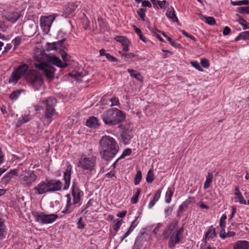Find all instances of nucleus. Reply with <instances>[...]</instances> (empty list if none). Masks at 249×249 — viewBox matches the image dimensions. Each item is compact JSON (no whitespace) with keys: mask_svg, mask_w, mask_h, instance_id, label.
Segmentation results:
<instances>
[{"mask_svg":"<svg viewBox=\"0 0 249 249\" xmlns=\"http://www.w3.org/2000/svg\"><path fill=\"white\" fill-rule=\"evenodd\" d=\"M70 75L75 80L79 81L82 78L81 75L79 73L74 72L70 73Z\"/></svg>","mask_w":249,"mask_h":249,"instance_id":"49","label":"nucleus"},{"mask_svg":"<svg viewBox=\"0 0 249 249\" xmlns=\"http://www.w3.org/2000/svg\"><path fill=\"white\" fill-rule=\"evenodd\" d=\"M117 41L121 42L123 46V50L124 52H128L129 51V41L126 38L123 36H117Z\"/></svg>","mask_w":249,"mask_h":249,"instance_id":"21","label":"nucleus"},{"mask_svg":"<svg viewBox=\"0 0 249 249\" xmlns=\"http://www.w3.org/2000/svg\"><path fill=\"white\" fill-rule=\"evenodd\" d=\"M23 91L22 89H19L13 92L10 96V99L13 100H17Z\"/></svg>","mask_w":249,"mask_h":249,"instance_id":"34","label":"nucleus"},{"mask_svg":"<svg viewBox=\"0 0 249 249\" xmlns=\"http://www.w3.org/2000/svg\"><path fill=\"white\" fill-rule=\"evenodd\" d=\"M1 16L3 18L11 23H15L20 17V14L15 11H4Z\"/></svg>","mask_w":249,"mask_h":249,"instance_id":"11","label":"nucleus"},{"mask_svg":"<svg viewBox=\"0 0 249 249\" xmlns=\"http://www.w3.org/2000/svg\"><path fill=\"white\" fill-rule=\"evenodd\" d=\"M36 179L37 176L33 170L26 169L19 175L20 183L24 187L31 186Z\"/></svg>","mask_w":249,"mask_h":249,"instance_id":"6","label":"nucleus"},{"mask_svg":"<svg viewBox=\"0 0 249 249\" xmlns=\"http://www.w3.org/2000/svg\"><path fill=\"white\" fill-rule=\"evenodd\" d=\"M162 35L165 37H166V38L167 39V40L169 41V42L170 43V44L174 47H176V48H178L179 47L180 45L179 44H177L176 43V42L173 40H172L170 37L166 36L165 34L164 33H162Z\"/></svg>","mask_w":249,"mask_h":249,"instance_id":"52","label":"nucleus"},{"mask_svg":"<svg viewBox=\"0 0 249 249\" xmlns=\"http://www.w3.org/2000/svg\"><path fill=\"white\" fill-rule=\"evenodd\" d=\"M123 56H124V57L126 58H131L133 57H135L136 54L134 53H124L122 54Z\"/></svg>","mask_w":249,"mask_h":249,"instance_id":"64","label":"nucleus"},{"mask_svg":"<svg viewBox=\"0 0 249 249\" xmlns=\"http://www.w3.org/2000/svg\"><path fill=\"white\" fill-rule=\"evenodd\" d=\"M146 181L148 183H151L154 180V175L153 173V171L150 170L147 174L146 176Z\"/></svg>","mask_w":249,"mask_h":249,"instance_id":"45","label":"nucleus"},{"mask_svg":"<svg viewBox=\"0 0 249 249\" xmlns=\"http://www.w3.org/2000/svg\"><path fill=\"white\" fill-rule=\"evenodd\" d=\"M178 225V221L176 220H173L166 227V228L168 229L169 231H171V232H173L174 230L177 227Z\"/></svg>","mask_w":249,"mask_h":249,"instance_id":"37","label":"nucleus"},{"mask_svg":"<svg viewBox=\"0 0 249 249\" xmlns=\"http://www.w3.org/2000/svg\"><path fill=\"white\" fill-rule=\"evenodd\" d=\"M85 228V224L82 222V218L80 217L77 222V228L82 229Z\"/></svg>","mask_w":249,"mask_h":249,"instance_id":"59","label":"nucleus"},{"mask_svg":"<svg viewBox=\"0 0 249 249\" xmlns=\"http://www.w3.org/2000/svg\"><path fill=\"white\" fill-rule=\"evenodd\" d=\"M100 145L101 156L106 160L113 158L119 151V146L116 141L109 136L102 137L100 141Z\"/></svg>","mask_w":249,"mask_h":249,"instance_id":"3","label":"nucleus"},{"mask_svg":"<svg viewBox=\"0 0 249 249\" xmlns=\"http://www.w3.org/2000/svg\"><path fill=\"white\" fill-rule=\"evenodd\" d=\"M132 137L131 132L129 131H124L121 135L122 142L124 144H128Z\"/></svg>","mask_w":249,"mask_h":249,"instance_id":"25","label":"nucleus"},{"mask_svg":"<svg viewBox=\"0 0 249 249\" xmlns=\"http://www.w3.org/2000/svg\"><path fill=\"white\" fill-rule=\"evenodd\" d=\"M161 193V192L160 190H158L154 195V196L153 198V200L157 202L160 197Z\"/></svg>","mask_w":249,"mask_h":249,"instance_id":"62","label":"nucleus"},{"mask_svg":"<svg viewBox=\"0 0 249 249\" xmlns=\"http://www.w3.org/2000/svg\"><path fill=\"white\" fill-rule=\"evenodd\" d=\"M67 56L66 53L62 54L63 60V61H62L54 55H47L41 52L36 53L34 58L38 63H35V66L41 70L48 79H52L54 77L55 70L50 65L53 64L60 68L66 67L68 66Z\"/></svg>","mask_w":249,"mask_h":249,"instance_id":"1","label":"nucleus"},{"mask_svg":"<svg viewBox=\"0 0 249 249\" xmlns=\"http://www.w3.org/2000/svg\"><path fill=\"white\" fill-rule=\"evenodd\" d=\"M131 152V150L130 148H126L124 151L121 156L115 161V162H117L119 160L124 158L125 156L130 155Z\"/></svg>","mask_w":249,"mask_h":249,"instance_id":"40","label":"nucleus"},{"mask_svg":"<svg viewBox=\"0 0 249 249\" xmlns=\"http://www.w3.org/2000/svg\"><path fill=\"white\" fill-rule=\"evenodd\" d=\"M77 6H75L74 4L71 3L69 4L64 9V12L67 16H69L72 14L75 11Z\"/></svg>","mask_w":249,"mask_h":249,"instance_id":"29","label":"nucleus"},{"mask_svg":"<svg viewBox=\"0 0 249 249\" xmlns=\"http://www.w3.org/2000/svg\"><path fill=\"white\" fill-rule=\"evenodd\" d=\"M144 241V236L142 235H139L135 241L133 249H140L142 247Z\"/></svg>","mask_w":249,"mask_h":249,"instance_id":"24","label":"nucleus"},{"mask_svg":"<svg viewBox=\"0 0 249 249\" xmlns=\"http://www.w3.org/2000/svg\"><path fill=\"white\" fill-rule=\"evenodd\" d=\"M226 219L227 215L225 214H223L220 218L219 222L220 227L221 228V230H224V229H225Z\"/></svg>","mask_w":249,"mask_h":249,"instance_id":"43","label":"nucleus"},{"mask_svg":"<svg viewBox=\"0 0 249 249\" xmlns=\"http://www.w3.org/2000/svg\"><path fill=\"white\" fill-rule=\"evenodd\" d=\"M65 197H66L67 199V204L65 209L62 211V213L65 214H68L70 213L73 211V208L72 207V205L73 204V202H71V196L70 194L66 195L65 196Z\"/></svg>","mask_w":249,"mask_h":249,"instance_id":"16","label":"nucleus"},{"mask_svg":"<svg viewBox=\"0 0 249 249\" xmlns=\"http://www.w3.org/2000/svg\"><path fill=\"white\" fill-rule=\"evenodd\" d=\"M139 222L137 220V218H136L131 223V225L127 231L121 237V241L124 240L125 238H126L135 229V228L137 227Z\"/></svg>","mask_w":249,"mask_h":249,"instance_id":"20","label":"nucleus"},{"mask_svg":"<svg viewBox=\"0 0 249 249\" xmlns=\"http://www.w3.org/2000/svg\"><path fill=\"white\" fill-rule=\"evenodd\" d=\"M122 224V220L120 219H117L115 221V223L113 225V229L115 231H118L120 229Z\"/></svg>","mask_w":249,"mask_h":249,"instance_id":"48","label":"nucleus"},{"mask_svg":"<svg viewBox=\"0 0 249 249\" xmlns=\"http://www.w3.org/2000/svg\"><path fill=\"white\" fill-rule=\"evenodd\" d=\"M142 178V173L141 171L138 170L137 172L136 175L134 179V184L137 185L139 184Z\"/></svg>","mask_w":249,"mask_h":249,"instance_id":"39","label":"nucleus"},{"mask_svg":"<svg viewBox=\"0 0 249 249\" xmlns=\"http://www.w3.org/2000/svg\"><path fill=\"white\" fill-rule=\"evenodd\" d=\"M127 71L132 77L135 78L139 81H141L142 80V77L139 72L131 69H128Z\"/></svg>","mask_w":249,"mask_h":249,"instance_id":"33","label":"nucleus"},{"mask_svg":"<svg viewBox=\"0 0 249 249\" xmlns=\"http://www.w3.org/2000/svg\"><path fill=\"white\" fill-rule=\"evenodd\" d=\"M213 175L212 173H208V175L206 177V179L204 185V189H207L209 188L211 184L213 181Z\"/></svg>","mask_w":249,"mask_h":249,"instance_id":"31","label":"nucleus"},{"mask_svg":"<svg viewBox=\"0 0 249 249\" xmlns=\"http://www.w3.org/2000/svg\"><path fill=\"white\" fill-rule=\"evenodd\" d=\"M58 218L56 214H47L44 213H37L36 215V221L42 224H51Z\"/></svg>","mask_w":249,"mask_h":249,"instance_id":"7","label":"nucleus"},{"mask_svg":"<svg viewBox=\"0 0 249 249\" xmlns=\"http://www.w3.org/2000/svg\"><path fill=\"white\" fill-rule=\"evenodd\" d=\"M200 63L202 66L205 68H208L210 66L209 60L206 58H202L200 60Z\"/></svg>","mask_w":249,"mask_h":249,"instance_id":"50","label":"nucleus"},{"mask_svg":"<svg viewBox=\"0 0 249 249\" xmlns=\"http://www.w3.org/2000/svg\"><path fill=\"white\" fill-rule=\"evenodd\" d=\"M50 192L60 191L62 187V183L59 180H48Z\"/></svg>","mask_w":249,"mask_h":249,"instance_id":"13","label":"nucleus"},{"mask_svg":"<svg viewBox=\"0 0 249 249\" xmlns=\"http://www.w3.org/2000/svg\"><path fill=\"white\" fill-rule=\"evenodd\" d=\"M166 16L173 22H178V18L175 14V11L173 7L168 8L166 13Z\"/></svg>","mask_w":249,"mask_h":249,"instance_id":"22","label":"nucleus"},{"mask_svg":"<svg viewBox=\"0 0 249 249\" xmlns=\"http://www.w3.org/2000/svg\"><path fill=\"white\" fill-rule=\"evenodd\" d=\"M22 76L35 90L38 89L43 84L41 75L35 70L29 69L25 64L19 66L12 72L9 82L16 84Z\"/></svg>","mask_w":249,"mask_h":249,"instance_id":"2","label":"nucleus"},{"mask_svg":"<svg viewBox=\"0 0 249 249\" xmlns=\"http://www.w3.org/2000/svg\"><path fill=\"white\" fill-rule=\"evenodd\" d=\"M202 19L204 20L206 23L210 25H213L215 24V19L212 17H204L203 18H202Z\"/></svg>","mask_w":249,"mask_h":249,"instance_id":"36","label":"nucleus"},{"mask_svg":"<svg viewBox=\"0 0 249 249\" xmlns=\"http://www.w3.org/2000/svg\"><path fill=\"white\" fill-rule=\"evenodd\" d=\"M146 11V9L142 8L139 9L137 12L138 14L142 19L143 20H144V17L145 16Z\"/></svg>","mask_w":249,"mask_h":249,"instance_id":"51","label":"nucleus"},{"mask_svg":"<svg viewBox=\"0 0 249 249\" xmlns=\"http://www.w3.org/2000/svg\"><path fill=\"white\" fill-rule=\"evenodd\" d=\"M232 249H249V242L243 240L238 241L235 243Z\"/></svg>","mask_w":249,"mask_h":249,"instance_id":"19","label":"nucleus"},{"mask_svg":"<svg viewBox=\"0 0 249 249\" xmlns=\"http://www.w3.org/2000/svg\"><path fill=\"white\" fill-rule=\"evenodd\" d=\"M87 125L91 128H96L99 125L98 119L95 117H90L87 121Z\"/></svg>","mask_w":249,"mask_h":249,"instance_id":"23","label":"nucleus"},{"mask_svg":"<svg viewBox=\"0 0 249 249\" xmlns=\"http://www.w3.org/2000/svg\"><path fill=\"white\" fill-rule=\"evenodd\" d=\"M187 208L186 207V206L184 205L182 203L178 207V215H179L180 213L184 211Z\"/></svg>","mask_w":249,"mask_h":249,"instance_id":"60","label":"nucleus"},{"mask_svg":"<svg viewBox=\"0 0 249 249\" xmlns=\"http://www.w3.org/2000/svg\"><path fill=\"white\" fill-rule=\"evenodd\" d=\"M36 32V26L34 23L25 25L23 29V34L25 36L28 37H32Z\"/></svg>","mask_w":249,"mask_h":249,"instance_id":"14","label":"nucleus"},{"mask_svg":"<svg viewBox=\"0 0 249 249\" xmlns=\"http://www.w3.org/2000/svg\"><path fill=\"white\" fill-rule=\"evenodd\" d=\"M71 165L67 164L66 166L65 171L64 172L63 176V179L65 181V185L63 187L64 190L68 189L70 186L71 179Z\"/></svg>","mask_w":249,"mask_h":249,"instance_id":"10","label":"nucleus"},{"mask_svg":"<svg viewBox=\"0 0 249 249\" xmlns=\"http://www.w3.org/2000/svg\"><path fill=\"white\" fill-rule=\"evenodd\" d=\"M77 166L84 174H89L95 169L96 157L93 155L82 157L77 163Z\"/></svg>","mask_w":249,"mask_h":249,"instance_id":"5","label":"nucleus"},{"mask_svg":"<svg viewBox=\"0 0 249 249\" xmlns=\"http://www.w3.org/2000/svg\"><path fill=\"white\" fill-rule=\"evenodd\" d=\"M196 201L195 197L193 196H189L186 200H185L183 203L185 206H186V208H188V206L192 204L195 203Z\"/></svg>","mask_w":249,"mask_h":249,"instance_id":"35","label":"nucleus"},{"mask_svg":"<svg viewBox=\"0 0 249 249\" xmlns=\"http://www.w3.org/2000/svg\"><path fill=\"white\" fill-rule=\"evenodd\" d=\"M8 28L5 22L3 21L0 20V30L5 32Z\"/></svg>","mask_w":249,"mask_h":249,"instance_id":"55","label":"nucleus"},{"mask_svg":"<svg viewBox=\"0 0 249 249\" xmlns=\"http://www.w3.org/2000/svg\"><path fill=\"white\" fill-rule=\"evenodd\" d=\"M184 229L183 227L177 231L175 234L170 237L168 246L170 248H173L176 244L178 243L183 238V232Z\"/></svg>","mask_w":249,"mask_h":249,"instance_id":"9","label":"nucleus"},{"mask_svg":"<svg viewBox=\"0 0 249 249\" xmlns=\"http://www.w3.org/2000/svg\"><path fill=\"white\" fill-rule=\"evenodd\" d=\"M231 3L233 5H248L249 4V0H238L235 1H231Z\"/></svg>","mask_w":249,"mask_h":249,"instance_id":"42","label":"nucleus"},{"mask_svg":"<svg viewBox=\"0 0 249 249\" xmlns=\"http://www.w3.org/2000/svg\"><path fill=\"white\" fill-rule=\"evenodd\" d=\"M249 31L241 32L235 38V41H237L240 40H249Z\"/></svg>","mask_w":249,"mask_h":249,"instance_id":"28","label":"nucleus"},{"mask_svg":"<svg viewBox=\"0 0 249 249\" xmlns=\"http://www.w3.org/2000/svg\"><path fill=\"white\" fill-rule=\"evenodd\" d=\"M106 57L110 62H116L117 61V59L110 53L106 54Z\"/></svg>","mask_w":249,"mask_h":249,"instance_id":"58","label":"nucleus"},{"mask_svg":"<svg viewBox=\"0 0 249 249\" xmlns=\"http://www.w3.org/2000/svg\"><path fill=\"white\" fill-rule=\"evenodd\" d=\"M236 11L240 14H249V7H239Z\"/></svg>","mask_w":249,"mask_h":249,"instance_id":"41","label":"nucleus"},{"mask_svg":"<svg viewBox=\"0 0 249 249\" xmlns=\"http://www.w3.org/2000/svg\"><path fill=\"white\" fill-rule=\"evenodd\" d=\"M141 192V190L140 189H137L135 195H134L131 200V202L132 204H136L137 203L138 201V197Z\"/></svg>","mask_w":249,"mask_h":249,"instance_id":"38","label":"nucleus"},{"mask_svg":"<svg viewBox=\"0 0 249 249\" xmlns=\"http://www.w3.org/2000/svg\"><path fill=\"white\" fill-rule=\"evenodd\" d=\"M192 67L199 71H203V70L201 68L199 63L196 61H192L190 62Z\"/></svg>","mask_w":249,"mask_h":249,"instance_id":"46","label":"nucleus"},{"mask_svg":"<svg viewBox=\"0 0 249 249\" xmlns=\"http://www.w3.org/2000/svg\"><path fill=\"white\" fill-rule=\"evenodd\" d=\"M30 117L29 115H24L22 116L21 118H19L18 123L20 124H22L26 123L30 120Z\"/></svg>","mask_w":249,"mask_h":249,"instance_id":"44","label":"nucleus"},{"mask_svg":"<svg viewBox=\"0 0 249 249\" xmlns=\"http://www.w3.org/2000/svg\"><path fill=\"white\" fill-rule=\"evenodd\" d=\"M81 192L78 188H72V196H73V204L80 205V202L81 200Z\"/></svg>","mask_w":249,"mask_h":249,"instance_id":"15","label":"nucleus"},{"mask_svg":"<svg viewBox=\"0 0 249 249\" xmlns=\"http://www.w3.org/2000/svg\"><path fill=\"white\" fill-rule=\"evenodd\" d=\"M57 113L55 111L54 108H46L45 111V117L47 119V122L50 124L53 120L54 116L56 115Z\"/></svg>","mask_w":249,"mask_h":249,"instance_id":"17","label":"nucleus"},{"mask_svg":"<svg viewBox=\"0 0 249 249\" xmlns=\"http://www.w3.org/2000/svg\"><path fill=\"white\" fill-rule=\"evenodd\" d=\"M55 18L54 15L43 16L40 19V25L45 34L49 32L52 24Z\"/></svg>","mask_w":249,"mask_h":249,"instance_id":"8","label":"nucleus"},{"mask_svg":"<svg viewBox=\"0 0 249 249\" xmlns=\"http://www.w3.org/2000/svg\"><path fill=\"white\" fill-rule=\"evenodd\" d=\"M152 34L155 36L160 40L161 41H164L163 39L160 36V35H159V33L160 32L159 31L157 30V29H153L152 30Z\"/></svg>","mask_w":249,"mask_h":249,"instance_id":"56","label":"nucleus"},{"mask_svg":"<svg viewBox=\"0 0 249 249\" xmlns=\"http://www.w3.org/2000/svg\"><path fill=\"white\" fill-rule=\"evenodd\" d=\"M162 226L163 225L162 223H158L153 231V233L155 234H157V233L160 231V229L162 227Z\"/></svg>","mask_w":249,"mask_h":249,"instance_id":"61","label":"nucleus"},{"mask_svg":"<svg viewBox=\"0 0 249 249\" xmlns=\"http://www.w3.org/2000/svg\"><path fill=\"white\" fill-rule=\"evenodd\" d=\"M42 103L45 105L46 108H53L56 104V100L53 97H49L42 101Z\"/></svg>","mask_w":249,"mask_h":249,"instance_id":"18","label":"nucleus"},{"mask_svg":"<svg viewBox=\"0 0 249 249\" xmlns=\"http://www.w3.org/2000/svg\"><path fill=\"white\" fill-rule=\"evenodd\" d=\"M12 178L8 174H6L1 179L2 183L7 185L11 180Z\"/></svg>","mask_w":249,"mask_h":249,"instance_id":"47","label":"nucleus"},{"mask_svg":"<svg viewBox=\"0 0 249 249\" xmlns=\"http://www.w3.org/2000/svg\"><path fill=\"white\" fill-rule=\"evenodd\" d=\"M34 189L39 195L50 192L48 180L41 181L34 188Z\"/></svg>","mask_w":249,"mask_h":249,"instance_id":"12","label":"nucleus"},{"mask_svg":"<svg viewBox=\"0 0 249 249\" xmlns=\"http://www.w3.org/2000/svg\"><path fill=\"white\" fill-rule=\"evenodd\" d=\"M172 233V232H171V231H169L168 229L166 228L165 230H164L163 232H162V235L164 237V238L165 239H167L169 238V237L171 235Z\"/></svg>","mask_w":249,"mask_h":249,"instance_id":"53","label":"nucleus"},{"mask_svg":"<svg viewBox=\"0 0 249 249\" xmlns=\"http://www.w3.org/2000/svg\"><path fill=\"white\" fill-rule=\"evenodd\" d=\"M21 37L20 36H17L13 40L12 42L14 43L15 47H16L19 45L21 42Z\"/></svg>","mask_w":249,"mask_h":249,"instance_id":"57","label":"nucleus"},{"mask_svg":"<svg viewBox=\"0 0 249 249\" xmlns=\"http://www.w3.org/2000/svg\"><path fill=\"white\" fill-rule=\"evenodd\" d=\"M125 118L123 112L116 108H110L105 111L102 115V118L104 123L109 125H116Z\"/></svg>","mask_w":249,"mask_h":249,"instance_id":"4","label":"nucleus"},{"mask_svg":"<svg viewBox=\"0 0 249 249\" xmlns=\"http://www.w3.org/2000/svg\"><path fill=\"white\" fill-rule=\"evenodd\" d=\"M174 192V188H168L165 194V202L169 204L171 202L172 197L173 196V194Z\"/></svg>","mask_w":249,"mask_h":249,"instance_id":"27","label":"nucleus"},{"mask_svg":"<svg viewBox=\"0 0 249 249\" xmlns=\"http://www.w3.org/2000/svg\"><path fill=\"white\" fill-rule=\"evenodd\" d=\"M216 236V232L215 229L213 226H211L208 229V231L205 233L206 240H209L214 238Z\"/></svg>","mask_w":249,"mask_h":249,"instance_id":"26","label":"nucleus"},{"mask_svg":"<svg viewBox=\"0 0 249 249\" xmlns=\"http://www.w3.org/2000/svg\"><path fill=\"white\" fill-rule=\"evenodd\" d=\"M111 106H117L119 104V101L118 98L113 97L110 99Z\"/></svg>","mask_w":249,"mask_h":249,"instance_id":"63","label":"nucleus"},{"mask_svg":"<svg viewBox=\"0 0 249 249\" xmlns=\"http://www.w3.org/2000/svg\"><path fill=\"white\" fill-rule=\"evenodd\" d=\"M238 17V21L239 24L242 26L244 30L249 29V23L243 19L241 16L236 15Z\"/></svg>","mask_w":249,"mask_h":249,"instance_id":"32","label":"nucleus"},{"mask_svg":"<svg viewBox=\"0 0 249 249\" xmlns=\"http://www.w3.org/2000/svg\"><path fill=\"white\" fill-rule=\"evenodd\" d=\"M236 196V198L238 199V201L241 203L243 204H246V201L244 199L243 196H242L241 193H239L238 194H236L235 195Z\"/></svg>","mask_w":249,"mask_h":249,"instance_id":"54","label":"nucleus"},{"mask_svg":"<svg viewBox=\"0 0 249 249\" xmlns=\"http://www.w3.org/2000/svg\"><path fill=\"white\" fill-rule=\"evenodd\" d=\"M65 40V38H63L60 41H57L56 42H53V43H47V45L49 46L48 49V50H57L58 49V47L60 44H61Z\"/></svg>","mask_w":249,"mask_h":249,"instance_id":"30","label":"nucleus"}]
</instances>
